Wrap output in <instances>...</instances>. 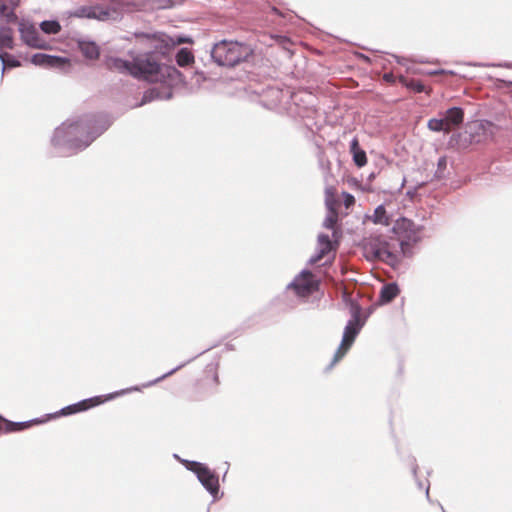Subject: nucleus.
Returning <instances> with one entry per match:
<instances>
[{
	"label": "nucleus",
	"mask_w": 512,
	"mask_h": 512,
	"mask_svg": "<svg viewBox=\"0 0 512 512\" xmlns=\"http://www.w3.org/2000/svg\"><path fill=\"white\" fill-rule=\"evenodd\" d=\"M0 59L3 63V71L7 67L14 68L19 67L21 65L17 59H15L12 55L8 53H0Z\"/></svg>",
	"instance_id": "nucleus-25"
},
{
	"label": "nucleus",
	"mask_w": 512,
	"mask_h": 512,
	"mask_svg": "<svg viewBox=\"0 0 512 512\" xmlns=\"http://www.w3.org/2000/svg\"><path fill=\"white\" fill-rule=\"evenodd\" d=\"M145 41L146 46L151 50L149 53L167 54L176 45L191 42L189 39L178 37L176 39L164 34H141L138 36Z\"/></svg>",
	"instance_id": "nucleus-5"
},
{
	"label": "nucleus",
	"mask_w": 512,
	"mask_h": 512,
	"mask_svg": "<svg viewBox=\"0 0 512 512\" xmlns=\"http://www.w3.org/2000/svg\"><path fill=\"white\" fill-rule=\"evenodd\" d=\"M63 60L59 57H54L42 53H37L32 57V63L39 66L55 67L60 65Z\"/></svg>",
	"instance_id": "nucleus-14"
},
{
	"label": "nucleus",
	"mask_w": 512,
	"mask_h": 512,
	"mask_svg": "<svg viewBox=\"0 0 512 512\" xmlns=\"http://www.w3.org/2000/svg\"><path fill=\"white\" fill-rule=\"evenodd\" d=\"M336 250V245H334L329 236L325 234H320L318 236V252L316 256L312 257L310 262L312 264H316L320 262L326 255L330 252Z\"/></svg>",
	"instance_id": "nucleus-11"
},
{
	"label": "nucleus",
	"mask_w": 512,
	"mask_h": 512,
	"mask_svg": "<svg viewBox=\"0 0 512 512\" xmlns=\"http://www.w3.org/2000/svg\"><path fill=\"white\" fill-rule=\"evenodd\" d=\"M393 74L392 73H386L384 74V79L387 81V82H392L393 81Z\"/></svg>",
	"instance_id": "nucleus-34"
},
{
	"label": "nucleus",
	"mask_w": 512,
	"mask_h": 512,
	"mask_svg": "<svg viewBox=\"0 0 512 512\" xmlns=\"http://www.w3.org/2000/svg\"><path fill=\"white\" fill-rule=\"evenodd\" d=\"M107 69L131 75L138 79L157 82L163 76L161 64L153 58L151 53L139 55L133 61L123 60L118 57H107L105 59Z\"/></svg>",
	"instance_id": "nucleus-1"
},
{
	"label": "nucleus",
	"mask_w": 512,
	"mask_h": 512,
	"mask_svg": "<svg viewBox=\"0 0 512 512\" xmlns=\"http://www.w3.org/2000/svg\"><path fill=\"white\" fill-rule=\"evenodd\" d=\"M13 47L14 38L12 29L8 27L0 28V49H13Z\"/></svg>",
	"instance_id": "nucleus-18"
},
{
	"label": "nucleus",
	"mask_w": 512,
	"mask_h": 512,
	"mask_svg": "<svg viewBox=\"0 0 512 512\" xmlns=\"http://www.w3.org/2000/svg\"><path fill=\"white\" fill-rule=\"evenodd\" d=\"M374 222L378 224L389 225V217L383 206H378L374 211Z\"/></svg>",
	"instance_id": "nucleus-24"
},
{
	"label": "nucleus",
	"mask_w": 512,
	"mask_h": 512,
	"mask_svg": "<svg viewBox=\"0 0 512 512\" xmlns=\"http://www.w3.org/2000/svg\"><path fill=\"white\" fill-rule=\"evenodd\" d=\"M173 372H174V370H173V371H171V372H168L166 375H164V376H163V378H164V377H166V376H168V375H171ZM160 379H162V377H161Z\"/></svg>",
	"instance_id": "nucleus-35"
},
{
	"label": "nucleus",
	"mask_w": 512,
	"mask_h": 512,
	"mask_svg": "<svg viewBox=\"0 0 512 512\" xmlns=\"http://www.w3.org/2000/svg\"><path fill=\"white\" fill-rule=\"evenodd\" d=\"M360 329H361L360 313H359L358 309H354L353 314H352V319L349 320L348 324L345 327L342 342L334 355L332 365L344 357V355L347 353V351L352 346Z\"/></svg>",
	"instance_id": "nucleus-6"
},
{
	"label": "nucleus",
	"mask_w": 512,
	"mask_h": 512,
	"mask_svg": "<svg viewBox=\"0 0 512 512\" xmlns=\"http://www.w3.org/2000/svg\"><path fill=\"white\" fill-rule=\"evenodd\" d=\"M362 149H360L359 147V141L358 139L355 137L352 141H351V145H350V151L352 154H355V152L357 151H361Z\"/></svg>",
	"instance_id": "nucleus-32"
},
{
	"label": "nucleus",
	"mask_w": 512,
	"mask_h": 512,
	"mask_svg": "<svg viewBox=\"0 0 512 512\" xmlns=\"http://www.w3.org/2000/svg\"><path fill=\"white\" fill-rule=\"evenodd\" d=\"M187 468L194 472L202 485L212 494L216 495L219 491L218 476L206 465L199 462H189Z\"/></svg>",
	"instance_id": "nucleus-7"
},
{
	"label": "nucleus",
	"mask_w": 512,
	"mask_h": 512,
	"mask_svg": "<svg viewBox=\"0 0 512 512\" xmlns=\"http://www.w3.org/2000/svg\"><path fill=\"white\" fill-rule=\"evenodd\" d=\"M113 397H114V395L111 394L109 396H96V397H92L89 399H85L76 404L69 405V406L63 408L61 413L63 415H69V414L82 412V411L88 410L90 408H93L95 406H98V405L104 403L105 401L112 399Z\"/></svg>",
	"instance_id": "nucleus-10"
},
{
	"label": "nucleus",
	"mask_w": 512,
	"mask_h": 512,
	"mask_svg": "<svg viewBox=\"0 0 512 512\" xmlns=\"http://www.w3.org/2000/svg\"><path fill=\"white\" fill-rule=\"evenodd\" d=\"M34 422H12L0 415V434L1 433H12L17 431L25 430L33 425Z\"/></svg>",
	"instance_id": "nucleus-13"
},
{
	"label": "nucleus",
	"mask_w": 512,
	"mask_h": 512,
	"mask_svg": "<svg viewBox=\"0 0 512 512\" xmlns=\"http://www.w3.org/2000/svg\"><path fill=\"white\" fill-rule=\"evenodd\" d=\"M325 205L328 210H338L339 200L337 198V189L335 186L325 188Z\"/></svg>",
	"instance_id": "nucleus-17"
},
{
	"label": "nucleus",
	"mask_w": 512,
	"mask_h": 512,
	"mask_svg": "<svg viewBox=\"0 0 512 512\" xmlns=\"http://www.w3.org/2000/svg\"><path fill=\"white\" fill-rule=\"evenodd\" d=\"M101 132L93 131L91 121H78L67 127V135L79 136L81 146H88Z\"/></svg>",
	"instance_id": "nucleus-9"
},
{
	"label": "nucleus",
	"mask_w": 512,
	"mask_h": 512,
	"mask_svg": "<svg viewBox=\"0 0 512 512\" xmlns=\"http://www.w3.org/2000/svg\"><path fill=\"white\" fill-rule=\"evenodd\" d=\"M95 12H97V6H83L77 9L75 16L80 18L94 19Z\"/></svg>",
	"instance_id": "nucleus-23"
},
{
	"label": "nucleus",
	"mask_w": 512,
	"mask_h": 512,
	"mask_svg": "<svg viewBox=\"0 0 512 512\" xmlns=\"http://www.w3.org/2000/svg\"><path fill=\"white\" fill-rule=\"evenodd\" d=\"M464 121V111L460 107L448 109L442 118H431L428 120L427 127L434 132L450 133L459 128Z\"/></svg>",
	"instance_id": "nucleus-4"
},
{
	"label": "nucleus",
	"mask_w": 512,
	"mask_h": 512,
	"mask_svg": "<svg viewBox=\"0 0 512 512\" xmlns=\"http://www.w3.org/2000/svg\"><path fill=\"white\" fill-rule=\"evenodd\" d=\"M399 82L406 88H408L416 93L426 92L429 94L431 91V90H426L424 84L419 80L409 79L404 76H400Z\"/></svg>",
	"instance_id": "nucleus-19"
},
{
	"label": "nucleus",
	"mask_w": 512,
	"mask_h": 512,
	"mask_svg": "<svg viewBox=\"0 0 512 512\" xmlns=\"http://www.w3.org/2000/svg\"><path fill=\"white\" fill-rule=\"evenodd\" d=\"M353 160L358 167H363L367 163V157L364 150L357 151L353 154Z\"/></svg>",
	"instance_id": "nucleus-27"
},
{
	"label": "nucleus",
	"mask_w": 512,
	"mask_h": 512,
	"mask_svg": "<svg viewBox=\"0 0 512 512\" xmlns=\"http://www.w3.org/2000/svg\"><path fill=\"white\" fill-rule=\"evenodd\" d=\"M23 41L34 48H43L44 40L40 37L37 30L32 26H23L20 29Z\"/></svg>",
	"instance_id": "nucleus-12"
},
{
	"label": "nucleus",
	"mask_w": 512,
	"mask_h": 512,
	"mask_svg": "<svg viewBox=\"0 0 512 512\" xmlns=\"http://www.w3.org/2000/svg\"><path fill=\"white\" fill-rule=\"evenodd\" d=\"M300 297H308L319 288V281L310 271L301 272L289 286Z\"/></svg>",
	"instance_id": "nucleus-8"
},
{
	"label": "nucleus",
	"mask_w": 512,
	"mask_h": 512,
	"mask_svg": "<svg viewBox=\"0 0 512 512\" xmlns=\"http://www.w3.org/2000/svg\"><path fill=\"white\" fill-rule=\"evenodd\" d=\"M109 17H110V12L108 9H103V8L97 6V12H95L94 19H97L100 21H105V20L109 19Z\"/></svg>",
	"instance_id": "nucleus-28"
},
{
	"label": "nucleus",
	"mask_w": 512,
	"mask_h": 512,
	"mask_svg": "<svg viewBox=\"0 0 512 512\" xmlns=\"http://www.w3.org/2000/svg\"><path fill=\"white\" fill-rule=\"evenodd\" d=\"M176 62L180 67H186L194 63V55L188 48H182L176 55Z\"/></svg>",
	"instance_id": "nucleus-20"
},
{
	"label": "nucleus",
	"mask_w": 512,
	"mask_h": 512,
	"mask_svg": "<svg viewBox=\"0 0 512 512\" xmlns=\"http://www.w3.org/2000/svg\"><path fill=\"white\" fill-rule=\"evenodd\" d=\"M252 53L251 47L247 44L222 40L214 45L211 54L219 65L232 67L246 61Z\"/></svg>",
	"instance_id": "nucleus-2"
},
{
	"label": "nucleus",
	"mask_w": 512,
	"mask_h": 512,
	"mask_svg": "<svg viewBox=\"0 0 512 512\" xmlns=\"http://www.w3.org/2000/svg\"><path fill=\"white\" fill-rule=\"evenodd\" d=\"M132 390L138 391L139 389L138 388L129 389V391H132Z\"/></svg>",
	"instance_id": "nucleus-36"
},
{
	"label": "nucleus",
	"mask_w": 512,
	"mask_h": 512,
	"mask_svg": "<svg viewBox=\"0 0 512 512\" xmlns=\"http://www.w3.org/2000/svg\"><path fill=\"white\" fill-rule=\"evenodd\" d=\"M446 158L445 157H441L439 160H438V167H445L446 166Z\"/></svg>",
	"instance_id": "nucleus-33"
},
{
	"label": "nucleus",
	"mask_w": 512,
	"mask_h": 512,
	"mask_svg": "<svg viewBox=\"0 0 512 512\" xmlns=\"http://www.w3.org/2000/svg\"><path fill=\"white\" fill-rule=\"evenodd\" d=\"M398 240L387 241L382 237L369 239L365 245L367 253L374 259L381 260L387 264L394 265L398 261V246H401Z\"/></svg>",
	"instance_id": "nucleus-3"
},
{
	"label": "nucleus",
	"mask_w": 512,
	"mask_h": 512,
	"mask_svg": "<svg viewBox=\"0 0 512 512\" xmlns=\"http://www.w3.org/2000/svg\"><path fill=\"white\" fill-rule=\"evenodd\" d=\"M40 27L46 34H57L61 30V25L57 21H43Z\"/></svg>",
	"instance_id": "nucleus-21"
},
{
	"label": "nucleus",
	"mask_w": 512,
	"mask_h": 512,
	"mask_svg": "<svg viewBox=\"0 0 512 512\" xmlns=\"http://www.w3.org/2000/svg\"><path fill=\"white\" fill-rule=\"evenodd\" d=\"M362 149H360L359 147V141L358 139L355 137L352 141H351V145H350V151L352 154H355V152L357 151H361Z\"/></svg>",
	"instance_id": "nucleus-31"
},
{
	"label": "nucleus",
	"mask_w": 512,
	"mask_h": 512,
	"mask_svg": "<svg viewBox=\"0 0 512 512\" xmlns=\"http://www.w3.org/2000/svg\"><path fill=\"white\" fill-rule=\"evenodd\" d=\"M399 288L395 283H389L382 287L379 300L382 304L391 302L399 294Z\"/></svg>",
	"instance_id": "nucleus-16"
},
{
	"label": "nucleus",
	"mask_w": 512,
	"mask_h": 512,
	"mask_svg": "<svg viewBox=\"0 0 512 512\" xmlns=\"http://www.w3.org/2000/svg\"><path fill=\"white\" fill-rule=\"evenodd\" d=\"M79 49L84 57L91 60L99 58L100 50L96 43L90 41H82L79 43Z\"/></svg>",
	"instance_id": "nucleus-15"
},
{
	"label": "nucleus",
	"mask_w": 512,
	"mask_h": 512,
	"mask_svg": "<svg viewBox=\"0 0 512 512\" xmlns=\"http://www.w3.org/2000/svg\"><path fill=\"white\" fill-rule=\"evenodd\" d=\"M343 198H344V205H345V207L347 209H349L350 207L354 206V204H355V197L352 194L344 192L343 193Z\"/></svg>",
	"instance_id": "nucleus-29"
},
{
	"label": "nucleus",
	"mask_w": 512,
	"mask_h": 512,
	"mask_svg": "<svg viewBox=\"0 0 512 512\" xmlns=\"http://www.w3.org/2000/svg\"><path fill=\"white\" fill-rule=\"evenodd\" d=\"M423 74L429 75V76H435V75H455V73L453 71H448V70H444V69L426 71V72H423Z\"/></svg>",
	"instance_id": "nucleus-30"
},
{
	"label": "nucleus",
	"mask_w": 512,
	"mask_h": 512,
	"mask_svg": "<svg viewBox=\"0 0 512 512\" xmlns=\"http://www.w3.org/2000/svg\"><path fill=\"white\" fill-rule=\"evenodd\" d=\"M0 15L9 22L17 19L13 9L6 4L5 0H0Z\"/></svg>",
	"instance_id": "nucleus-22"
},
{
	"label": "nucleus",
	"mask_w": 512,
	"mask_h": 512,
	"mask_svg": "<svg viewBox=\"0 0 512 512\" xmlns=\"http://www.w3.org/2000/svg\"><path fill=\"white\" fill-rule=\"evenodd\" d=\"M338 221V210H328V215L324 221V227L334 230Z\"/></svg>",
	"instance_id": "nucleus-26"
}]
</instances>
